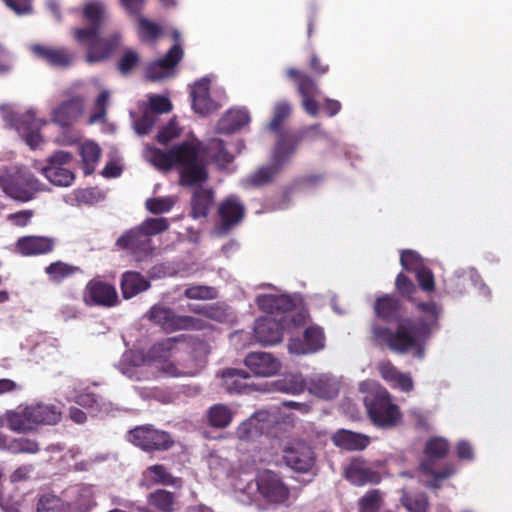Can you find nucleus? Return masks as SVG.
Listing matches in <instances>:
<instances>
[{
    "label": "nucleus",
    "mask_w": 512,
    "mask_h": 512,
    "mask_svg": "<svg viewBox=\"0 0 512 512\" xmlns=\"http://www.w3.org/2000/svg\"><path fill=\"white\" fill-rule=\"evenodd\" d=\"M36 428L39 425H56L62 417L60 408L54 404L37 403L30 405Z\"/></svg>",
    "instance_id": "obj_34"
},
{
    "label": "nucleus",
    "mask_w": 512,
    "mask_h": 512,
    "mask_svg": "<svg viewBox=\"0 0 512 512\" xmlns=\"http://www.w3.org/2000/svg\"><path fill=\"white\" fill-rule=\"evenodd\" d=\"M286 317L276 320L270 316L257 319L254 324V338L263 346H272L283 339Z\"/></svg>",
    "instance_id": "obj_17"
},
{
    "label": "nucleus",
    "mask_w": 512,
    "mask_h": 512,
    "mask_svg": "<svg viewBox=\"0 0 512 512\" xmlns=\"http://www.w3.org/2000/svg\"><path fill=\"white\" fill-rule=\"evenodd\" d=\"M180 337H170L155 343L148 351V357L158 363L161 372L170 377H193L205 366L204 359L193 358L191 364H181L180 367L171 361L177 352Z\"/></svg>",
    "instance_id": "obj_5"
},
{
    "label": "nucleus",
    "mask_w": 512,
    "mask_h": 512,
    "mask_svg": "<svg viewBox=\"0 0 512 512\" xmlns=\"http://www.w3.org/2000/svg\"><path fill=\"white\" fill-rule=\"evenodd\" d=\"M400 263L404 270L415 273L425 266L421 256L413 250H404L401 252Z\"/></svg>",
    "instance_id": "obj_55"
},
{
    "label": "nucleus",
    "mask_w": 512,
    "mask_h": 512,
    "mask_svg": "<svg viewBox=\"0 0 512 512\" xmlns=\"http://www.w3.org/2000/svg\"><path fill=\"white\" fill-rule=\"evenodd\" d=\"M305 131L300 133H281L272 151L271 163L260 166L248 175L243 183L245 187L258 188L269 185L279 175L283 166L295 153L297 145L303 140Z\"/></svg>",
    "instance_id": "obj_3"
},
{
    "label": "nucleus",
    "mask_w": 512,
    "mask_h": 512,
    "mask_svg": "<svg viewBox=\"0 0 512 512\" xmlns=\"http://www.w3.org/2000/svg\"><path fill=\"white\" fill-rule=\"evenodd\" d=\"M420 470L423 474L431 476L432 479L427 483V487L432 489H439L441 481L451 477L456 468L454 464L447 463L440 470L434 469L432 461H421Z\"/></svg>",
    "instance_id": "obj_35"
},
{
    "label": "nucleus",
    "mask_w": 512,
    "mask_h": 512,
    "mask_svg": "<svg viewBox=\"0 0 512 512\" xmlns=\"http://www.w3.org/2000/svg\"><path fill=\"white\" fill-rule=\"evenodd\" d=\"M377 369L381 377L391 385L394 380H397L401 372L390 362L382 361L378 364Z\"/></svg>",
    "instance_id": "obj_63"
},
{
    "label": "nucleus",
    "mask_w": 512,
    "mask_h": 512,
    "mask_svg": "<svg viewBox=\"0 0 512 512\" xmlns=\"http://www.w3.org/2000/svg\"><path fill=\"white\" fill-rule=\"evenodd\" d=\"M8 428L17 433L31 432L36 429L30 406L18 407L5 413Z\"/></svg>",
    "instance_id": "obj_30"
},
{
    "label": "nucleus",
    "mask_w": 512,
    "mask_h": 512,
    "mask_svg": "<svg viewBox=\"0 0 512 512\" xmlns=\"http://www.w3.org/2000/svg\"><path fill=\"white\" fill-rule=\"evenodd\" d=\"M417 309L421 313V317L418 320H403L395 331L374 325L372 338L375 344L387 347L397 354H406L415 350V356L422 358L425 342L433 330L438 328L441 308L434 301H429L428 303H418Z\"/></svg>",
    "instance_id": "obj_1"
},
{
    "label": "nucleus",
    "mask_w": 512,
    "mask_h": 512,
    "mask_svg": "<svg viewBox=\"0 0 512 512\" xmlns=\"http://www.w3.org/2000/svg\"><path fill=\"white\" fill-rule=\"evenodd\" d=\"M120 287L123 298L130 299L148 290L150 288V282L139 272L126 271L122 274Z\"/></svg>",
    "instance_id": "obj_31"
},
{
    "label": "nucleus",
    "mask_w": 512,
    "mask_h": 512,
    "mask_svg": "<svg viewBox=\"0 0 512 512\" xmlns=\"http://www.w3.org/2000/svg\"><path fill=\"white\" fill-rule=\"evenodd\" d=\"M255 481L257 490L265 501L281 504L288 500L290 490L275 472L271 470L259 472Z\"/></svg>",
    "instance_id": "obj_10"
},
{
    "label": "nucleus",
    "mask_w": 512,
    "mask_h": 512,
    "mask_svg": "<svg viewBox=\"0 0 512 512\" xmlns=\"http://www.w3.org/2000/svg\"><path fill=\"white\" fill-rule=\"evenodd\" d=\"M292 113V105L287 100H281L275 103L272 110V118L268 124V128L271 132L277 133L278 137L281 133H292L291 131H281V126L285 120H287ZM321 130L320 124H313L305 129L300 131H296L295 133H300L305 131V139L309 133L318 132Z\"/></svg>",
    "instance_id": "obj_24"
},
{
    "label": "nucleus",
    "mask_w": 512,
    "mask_h": 512,
    "mask_svg": "<svg viewBox=\"0 0 512 512\" xmlns=\"http://www.w3.org/2000/svg\"><path fill=\"white\" fill-rule=\"evenodd\" d=\"M250 121L249 113L244 109H230L219 120L218 132L232 134L242 129Z\"/></svg>",
    "instance_id": "obj_32"
},
{
    "label": "nucleus",
    "mask_w": 512,
    "mask_h": 512,
    "mask_svg": "<svg viewBox=\"0 0 512 512\" xmlns=\"http://www.w3.org/2000/svg\"><path fill=\"white\" fill-rule=\"evenodd\" d=\"M27 122L28 121H32L34 122L33 120V117L31 115H27ZM26 124V121H21V123L19 124L18 126V130L20 131L21 133V136L23 138V140L25 141V143L31 148V149H35L37 148L40 143L42 142V136L39 132V128L38 127H30L29 125H25Z\"/></svg>",
    "instance_id": "obj_50"
},
{
    "label": "nucleus",
    "mask_w": 512,
    "mask_h": 512,
    "mask_svg": "<svg viewBox=\"0 0 512 512\" xmlns=\"http://www.w3.org/2000/svg\"><path fill=\"white\" fill-rule=\"evenodd\" d=\"M401 503L409 512H427L429 507L428 497L425 493H403Z\"/></svg>",
    "instance_id": "obj_46"
},
{
    "label": "nucleus",
    "mask_w": 512,
    "mask_h": 512,
    "mask_svg": "<svg viewBox=\"0 0 512 512\" xmlns=\"http://www.w3.org/2000/svg\"><path fill=\"white\" fill-rule=\"evenodd\" d=\"M137 21V33L142 42H155L162 34V28L144 16H139Z\"/></svg>",
    "instance_id": "obj_44"
},
{
    "label": "nucleus",
    "mask_w": 512,
    "mask_h": 512,
    "mask_svg": "<svg viewBox=\"0 0 512 512\" xmlns=\"http://www.w3.org/2000/svg\"><path fill=\"white\" fill-rule=\"evenodd\" d=\"M84 99L80 96H74L63 101L53 110V121L62 127L70 126L83 113Z\"/></svg>",
    "instance_id": "obj_25"
},
{
    "label": "nucleus",
    "mask_w": 512,
    "mask_h": 512,
    "mask_svg": "<svg viewBox=\"0 0 512 512\" xmlns=\"http://www.w3.org/2000/svg\"><path fill=\"white\" fill-rule=\"evenodd\" d=\"M183 49L174 44L164 57L150 63L146 68V78L150 81H159L171 75L173 69L181 61Z\"/></svg>",
    "instance_id": "obj_20"
},
{
    "label": "nucleus",
    "mask_w": 512,
    "mask_h": 512,
    "mask_svg": "<svg viewBox=\"0 0 512 512\" xmlns=\"http://www.w3.org/2000/svg\"><path fill=\"white\" fill-rule=\"evenodd\" d=\"M154 115L169 113L172 110V103L168 97L162 95H151L148 98V107Z\"/></svg>",
    "instance_id": "obj_56"
},
{
    "label": "nucleus",
    "mask_w": 512,
    "mask_h": 512,
    "mask_svg": "<svg viewBox=\"0 0 512 512\" xmlns=\"http://www.w3.org/2000/svg\"><path fill=\"white\" fill-rule=\"evenodd\" d=\"M116 246L139 259L151 255L154 249L151 238L138 226L124 232L117 239Z\"/></svg>",
    "instance_id": "obj_14"
},
{
    "label": "nucleus",
    "mask_w": 512,
    "mask_h": 512,
    "mask_svg": "<svg viewBox=\"0 0 512 512\" xmlns=\"http://www.w3.org/2000/svg\"><path fill=\"white\" fill-rule=\"evenodd\" d=\"M368 412L373 423L383 428L394 427L401 419L399 407L392 403L388 394L377 395L370 403Z\"/></svg>",
    "instance_id": "obj_12"
},
{
    "label": "nucleus",
    "mask_w": 512,
    "mask_h": 512,
    "mask_svg": "<svg viewBox=\"0 0 512 512\" xmlns=\"http://www.w3.org/2000/svg\"><path fill=\"white\" fill-rule=\"evenodd\" d=\"M146 473L150 475L151 480L156 484L170 485L173 483L172 475L162 464L149 466L146 470Z\"/></svg>",
    "instance_id": "obj_59"
},
{
    "label": "nucleus",
    "mask_w": 512,
    "mask_h": 512,
    "mask_svg": "<svg viewBox=\"0 0 512 512\" xmlns=\"http://www.w3.org/2000/svg\"><path fill=\"white\" fill-rule=\"evenodd\" d=\"M207 149L212 154L213 161L219 166H226L234 159L233 155L226 149L225 142L222 139H211Z\"/></svg>",
    "instance_id": "obj_45"
},
{
    "label": "nucleus",
    "mask_w": 512,
    "mask_h": 512,
    "mask_svg": "<svg viewBox=\"0 0 512 512\" xmlns=\"http://www.w3.org/2000/svg\"><path fill=\"white\" fill-rule=\"evenodd\" d=\"M395 287L397 292L416 306L421 301H417L415 295L417 294V287L413 281L404 273H399L395 280Z\"/></svg>",
    "instance_id": "obj_48"
},
{
    "label": "nucleus",
    "mask_w": 512,
    "mask_h": 512,
    "mask_svg": "<svg viewBox=\"0 0 512 512\" xmlns=\"http://www.w3.org/2000/svg\"><path fill=\"white\" fill-rule=\"evenodd\" d=\"M325 346L324 331L320 326L311 325L303 333V339L291 338L288 351L291 354L306 355L318 352Z\"/></svg>",
    "instance_id": "obj_16"
},
{
    "label": "nucleus",
    "mask_w": 512,
    "mask_h": 512,
    "mask_svg": "<svg viewBox=\"0 0 512 512\" xmlns=\"http://www.w3.org/2000/svg\"><path fill=\"white\" fill-rule=\"evenodd\" d=\"M332 443L341 450L362 451L370 444V438L362 433L338 429L331 436Z\"/></svg>",
    "instance_id": "obj_26"
},
{
    "label": "nucleus",
    "mask_w": 512,
    "mask_h": 512,
    "mask_svg": "<svg viewBox=\"0 0 512 512\" xmlns=\"http://www.w3.org/2000/svg\"><path fill=\"white\" fill-rule=\"evenodd\" d=\"M138 227L151 238V236L160 234L169 228V222L166 218H146Z\"/></svg>",
    "instance_id": "obj_52"
},
{
    "label": "nucleus",
    "mask_w": 512,
    "mask_h": 512,
    "mask_svg": "<svg viewBox=\"0 0 512 512\" xmlns=\"http://www.w3.org/2000/svg\"><path fill=\"white\" fill-rule=\"evenodd\" d=\"M222 385L230 394H243L249 392L252 387V377L244 369L226 368L221 371Z\"/></svg>",
    "instance_id": "obj_23"
},
{
    "label": "nucleus",
    "mask_w": 512,
    "mask_h": 512,
    "mask_svg": "<svg viewBox=\"0 0 512 512\" xmlns=\"http://www.w3.org/2000/svg\"><path fill=\"white\" fill-rule=\"evenodd\" d=\"M209 85L210 81L203 78L194 84L191 91L192 107L196 113L201 115H206L216 108L210 97Z\"/></svg>",
    "instance_id": "obj_29"
},
{
    "label": "nucleus",
    "mask_w": 512,
    "mask_h": 512,
    "mask_svg": "<svg viewBox=\"0 0 512 512\" xmlns=\"http://www.w3.org/2000/svg\"><path fill=\"white\" fill-rule=\"evenodd\" d=\"M121 43V35L115 33L107 37H100V34L93 38H87L82 45L87 46L86 61L96 63L104 61L113 56Z\"/></svg>",
    "instance_id": "obj_15"
},
{
    "label": "nucleus",
    "mask_w": 512,
    "mask_h": 512,
    "mask_svg": "<svg viewBox=\"0 0 512 512\" xmlns=\"http://www.w3.org/2000/svg\"><path fill=\"white\" fill-rule=\"evenodd\" d=\"M184 296L188 299L199 300H208L216 297L214 289L204 285H193L187 287L184 291Z\"/></svg>",
    "instance_id": "obj_61"
},
{
    "label": "nucleus",
    "mask_w": 512,
    "mask_h": 512,
    "mask_svg": "<svg viewBox=\"0 0 512 512\" xmlns=\"http://www.w3.org/2000/svg\"><path fill=\"white\" fill-rule=\"evenodd\" d=\"M344 474L349 482L357 486L380 481L379 473L368 467L361 459L352 460L345 468Z\"/></svg>",
    "instance_id": "obj_27"
},
{
    "label": "nucleus",
    "mask_w": 512,
    "mask_h": 512,
    "mask_svg": "<svg viewBox=\"0 0 512 512\" xmlns=\"http://www.w3.org/2000/svg\"><path fill=\"white\" fill-rule=\"evenodd\" d=\"M121 7L130 16H134L137 19L139 16H143L142 12L146 5V0H119Z\"/></svg>",
    "instance_id": "obj_64"
},
{
    "label": "nucleus",
    "mask_w": 512,
    "mask_h": 512,
    "mask_svg": "<svg viewBox=\"0 0 512 512\" xmlns=\"http://www.w3.org/2000/svg\"><path fill=\"white\" fill-rule=\"evenodd\" d=\"M286 75L295 81L297 91L302 98V107L304 111L315 117L319 112V104L316 96L319 95L320 89L316 81L307 73L301 72L296 68H289L286 70Z\"/></svg>",
    "instance_id": "obj_8"
},
{
    "label": "nucleus",
    "mask_w": 512,
    "mask_h": 512,
    "mask_svg": "<svg viewBox=\"0 0 512 512\" xmlns=\"http://www.w3.org/2000/svg\"><path fill=\"white\" fill-rule=\"evenodd\" d=\"M203 145L197 140L183 141L164 151L156 147L146 150L148 160L157 168L168 171L175 168L183 187L202 185L209 178Z\"/></svg>",
    "instance_id": "obj_2"
},
{
    "label": "nucleus",
    "mask_w": 512,
    "mask_h": 512,
    "mask_svg": "<svg viewBox=\"0 0 512 512\" xmlns=\"http://www.w3.org/2000/svg\"><path fill=\"white\" fill-rule=\"evenodd\" d=\"M450 449L449 442L443 437H431L424 446V455L426 459L423 461H432L433 466L436 460L443 459L447 456Z\"/></svg>",
    "instance_id": "obj_40"
},
{
    "label": "nucleus",
    "mask_w": 512,
    "mask_h": 512,
    "mask_svg": "<svg viewBox=\"0 0 512 512\" xmlns=\"http://www.w3.org/2000/svg\"><path fill=\"white\" fill-rule=\"evenodd\" d=\"M208 423L213 428H226L233 419L231 409L225 404L211 406L207 413Z\"/></svg>",
    "instance_id": "obj_41"
},
{
    "label": "nucleus",
    "mask_w": 512,
    "mask_h": 512,
    "mask_svg": "<svg viewBox=\"0 0 512 512\" xmlns=\"http://www.w3.org/2000/svg\"><path fill=\"white\" fill-rule=\"evenodd\" d=\"M139 54L131 49H127L117 62L118 71L126 76L129 75L133 69L139 64Z\"/></svg>",
    "instance_id": "obj_53"
},
{
    "label": "nucleus",
    "mask_w": 512,
    "mask_h": 512,
    "mask_svg": "<svg viewBox=\"0 0 512 512\" xmlns=\"http://www.w3.org/2000/svg\"><path fill=\"white\" fill-rule=\"evenodd\" d=\"M83 302L86 306L111 308L119 303V297L114 285L98 278L91 279L83 291Z\"/></svg>",
    "instance_id": "obj_9"
},
{
    "label": "nucleus",
    "mask_w": 512,
    "mask_h": 512,
    "mask_svg": "<svg viewBox=\"0 0 512 512\" xmlns=\"http://www.w3.org/2000/svg\"><path fill=\"white\" fill-rule=\"evenodd\" d=\"M43 175L54 185L68 187L75 180V174L64 167L46 166L42 168Z\"/></svg>",
    "instance_id": "obj_42"
},
{
    "label": "nucleus",
    "mask_w": 512,
    "mask_h": 512,
    "mask_svg": "<svg viewBox=\"0 0 512 512\" xmlns=\"http://www.w3.org/2000/svg\"><path fill=\"white\" fill-rule=\"evenodd\" d=\"M55 248V239L47 236L28 235L18 238L15 251L21 256H39L51 253Z\"/></svg>",
    "instance_id": "obj_22"
},
{
    "label": "nucleus",
    "mask_w": 512,
    "mask_h": 512,
    "mask_svg": "<svg viewBox=\"0 0 512 512\" xmlns=\"http://www.w3.org/2000/svg\"><path fill=\"white\" fill-rule=\"evenodd\" d=\"M263 430L264 425L260 423L259 415L255 414L238 426L236 434L240 440L249 441L262 435Z\"/></svg>",
    "instance_id": "obj_43"
},
{
    "label": "nucleus",
    "mask_w": 512,
    "mask_h": 512,
    "mask_svg": "<svg viewBox=\"0 0 512 512\" xmlns=\"http://www.w3.org/2000/svg\"><path fill=\"white\" fill-rule=\"evenodd\" d=\"M400 300L392 295L379 297L374 304V311L378 318L387 322L393 321L400 310Z\"/></svg>",
    "instance_id": "obj_36"
},
{
    "label": "nucleus",
    "mask_w": 512,
    "mask_h": 512,
    "mask_svg": "<svg viewBox=\"0 0 512 512\" xmlns=\"http://www.w3.org/2000/svg\"><path fill=\"white\" fill-rule=\"evenodd\" d=\"M217 215V231L220 234H227L244 220L246 207L238 196L230 195L219 204Z\"/></svg>",
    "instance_id": "obj_11"
},
{
    "label": "nucleus",
    "mask_w": 512,
    "mask_h": 512,
    "mask_svg": "<svg viewBox=\"0 0 512 512\" xmlns=\"http://www.w3.org/2000/svg\"><path fill=\"white\" fill-rule=\"evenodd\" d=\"M40 450L39 444L29 438H10L7 452L11 454H35Z\"/></svg>",
    "instance_id": "obj_47"
},
{
    "label": "nucleus",
    "mask_w": 512,
    "mask_h": 512,
    "mask_svg": "<svg viewBox=\"0 0 512 512\" xmlns=\"http://www.w3.org/2000/svg\"><path fill=\"white\" fill-rule=\"evenodd\" d=\"M245 366L255 375L270 377L276 375L281 369V362L271 353L250 352L244 359Z\"/></svg>",
    "instance_id": "obj_21"
},
{
    "label": "nucleus",
    "mask_w": 512,
    "mask_h": 512,
    "mask_svg": "<svg viewBox=\"0 0 512 512\" xmlns=\"http://www.w3.org/2000/svg\"><path fill=\"white\" fill-rule=\"evenodd\" d=\"M382 495L378 490H370L359 500V512H379Z\"/></svg>",
    "instance_id": "obj_51"
},
{
    "label": "nucleus",
    "mask_w": 512,
    "mask_h": 512,
    "mask_svg": "<svg viewBox=\"0 0 512 512\" xmlns=\"http://www.w3.org/2000/svg\"><path fill=\"white\" fill-rule=\"evenodd\" d=\"M30 50L38 59L56 68H68L75 59L74 52L64 46L34 44Z\"/></svg>",
    "instance_id": "obj_19"
},
{
    "label": "nucleus",
    "mask_w": 512,
    "mask_h": 512,
    "mask_svg": "<svg viewBox=\"0 0 512 512\" xmlns=\"http://www.w3.org/2000/svg\"><path fill=\"white\" fill-rule=\"evenodd\" d=\"M157 121V116L146 109L142 115L134 121V129L139 135L148 134Z\"/></svg>",
    "instance_id": "obj_60"
},
{
    "label": "nucleus",
    "mask_w": 512,
    "mask_h": 512,
    "mask_svg": "<svg viewBox=\"0 0 512 512\" xmlns=\"http://www.w3.org/2000/svg\"><path fill=\"white\" fill-rule=\"evenodd\" d=\"M174 204L172 197H154L146 200L145 207L152 214H163L169 212Z\"/></svg>",
    "instance_id": "obj_54"
},
{
    "label": "nucleus",
    "mask_w": 512,
    "mask_h": 512,
    "mask_svg": "<svg viewBox=\"0 0 512 512\" xmlns=\"http://www.w3.org/2000/svg\"><path fill=\"white\" fill-rule=\"evenodd\" d=\"M105 6L100 1L88 2L83 7V19L89 24L85 28L73 29V36L79 44L100 34L104 21Z\"/></svg>",
    "instance_id": "obj_13"
},
{
    "label": "nucleus",
    "mask_w": 512,
    "mask_h": 512,
    "mask_svg": "<svg viewBox=\"0 0 512 512\" xmlns=\"http://www.w3.org/2000/svg\"><path fill=\"white\" fill-rule=\"evenodd\" d=\"M109 100V92L102 91L96 99V108L97 111L93 113L89 118V123H95L101 121L106 115V106Z\"/></svg>",
    "instance_id": "obj_62"
},
{
    "label": "nucleus",
    "mask_w": 512,
    "mask_h": 512,
    "mask_svg": "<svg viewBox=\"0 0 512 512\" xmlns=\"http://www.w3.org/2000/svg\"><path fill=\"white\" fill-rule=\"evenodd\" d=\"M283 460L294 471L307 473L314 467L316 456L311 446L297 443L284 450Z\"/></svg>",
    "instance_id": "obj_18"
},
{
    "label": "nucleus",
    "mask_w": 512,
    "mask_h": 512,
    "mask_svg": "<svg viewBox=\"0 0 512 512\" xmlns=\"http://www.w3.org/2000/svg\"><path fill=\"white\" fill-rule=\"evenodd\" d=\"M214 203V192L208 188H198L191 198V216L194 219L206 218Z\"/></svg>",
    "instance_id": "obj_33"
},
{
    "label": "nucleus",
    "mask_w": 512,
    "mask_h": 512,
    "mask_svg": "<svg viewBox=\"0 0 512 512\" xmlns=\"http://www.w3.org/2000/svg\"><path fill=\"white\" fill-rule=\"evenodd\" d=\"M79 154L82 159L84 174L91 175L95 171L101 156L100 147L94 142H85L79 147Z\"/></svg>",
    "instance_id": "obj_38"
},
{
    "label": "nucleus",
    "mask_w": 512,
    "mask_h": 512,
    "mask_svg": "<svg viewBox=\"0 0 512 512\" xmlns=\"http://www.w3.org/2000/svg\"><path fill=\"white\" fill-rule=\"evenodd\" d=\"M36 512H65L64 502L54 494H42L37 501Z\"/></svg>",
    "instance_id": "obj_49"
},
{
    "label": "nucleus",
    "mask_w": 512,
    "mask_h": 512,
    "mask_svg": "<svg viewBox=\"0 0 512 512\" xmlns=\"http://www.w3.org/2000/svg\"><path fill=\"white\" fill-rule=\"evenodd\" d=\"M80 272V267L65 263L60 260L52 262L45 267V273L47 274L49 280L57 284L62 283L64 280Z\"/></svg>",
    "instance_id": "obj_39"
},
{
    "label": "nucleus",
    "mask_w": 512,
    "mask_h": 512,
    "mask_svg": "<svg viewBox=\"0 0 512 512\" xmlns=\"http://www.w3.org/2000/svg\"><path fill=\"white\" fill-rule=\"evenodd\" d=\"M256 304L259 309L268 314H281L293 310L295 307L294 299L285 294H262L257 296Z\"/></svg>",
    "instance_id": "obj_28"
},
{
    "label": "nucleus",
    "mask_w": 512,
    "mask_h": 512,
    "mask_svg": "<svg viewBox=\"0 0 512 512\" xmlns=\"http://www.w3.org/2000/svg\"><path fill=\"white\" fill-rule=\"evenodd\" d=\"M0 189L20 203L32 201L43 190L41 182L30 170L17 165L0 168Z\"/></svg>",
    "instance_id": "obj_4"
},
{
    "label": "nucleus",
    "mask_w": 512,
    "mask_h": 512,
    "mask_svg": "<svg viewBox=\"0 0 512 512\" xmlns=\"http://www.w3.org/2000/svg\"><path fill=\"white\" fill-rule=\"evenodd\" d=\"M127 440L147 453L167 451L175 443L169 432L157 429L150 424L136 426L129 430Z\"/></svg>",
    "instance_id": "obj_7"
},
{
    "label": "nucleus",
    "mask_w": 512,
    "mask_h": 512,
    "mask_svg": "<svg viewBox=\"0 0 512 512\" xmlns=\"http://www.w3.org/2000/svg\"><path fill=\"white\" fill-rule=\"evenodd\" d=\"M149 506L158 512H174L176 510V496L173 492L165 489H157L147 496Z\"/></svg>",
    "instance_id": "obj_37"
},
{
    "label": "nucleus",
    "mask_w": 512,
    "mask_h": 512,
    "mask_svg": "<svg viewBox=\"0 0 512 512\" xmlns=\"http://www.w3.org/2000/svg\"><path fill=\"white\" fill-rule=\"evenodd\" d=\"M181 129L179 128L175 119L169 120V122L163 126L157 133L156 140L162 145H166L173 139L180 135Z\"/></svg>",
    "instance_id": "obj_58"
},
{
    "label": "nucleus",
    "mask_w": 512,
    "mask_h": 512,
    "mask_svg": "<svg viewBox=\"0 0 512 512\" xmlns=\"http://www.w3.org/2000/svg\"><path fill=\"white\" fill-rule=\"evenodd\" d=\"M414 274L422 291L432 293L435 290L434 274L430 268L425 265Z\"/></svg>",
    "instance_id": "obj_57"
},
{
    "label": "nucleus",
    "mask_w": 512,
    "mask_h": 512,
    "mask_svg": "<svg viewBox=\"0 0 512 512\" xmlns=\"http://www.w3.org/2000/svg\"><path fill=\"white\" fill-rule=\"evenodd\" d=\"M146 318L166 333L204 328L202 320L192 316L177 315L171 308L161 304L153 305L147 311Z\"/></svg>",
    "instance_id": "obj_6"
}]
</instances>
